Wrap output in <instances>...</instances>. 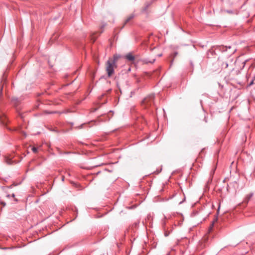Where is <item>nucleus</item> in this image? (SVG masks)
<instances>
[{
	"instance_id": "f257e3e1",
	"label": "nucleus",
	"mask_w": 255,
	"mask_h": 255,
	"mask_svg": "<svg viewBox=\"0 0 255 255\" xmlns=\"http://www.w3.org/2000/svg\"><path fill=\"white\" fill-rule=\"evenodd\" d=\"M248 61V60H241L238 58L234 61L233 58L229 57L225 61L222 62L221 66L222 69L230 67V75L235 76L241 73Z\"/></svg>"
},
{
	"instance_id": "f03ea898",
	"label": "nucleus",
	"mask_w": 255,
	"mask_h": 255,
	"mask_svg": "<svg viewBox=\"0 0 255 255\" xmlns=\"http://www.w3.org/2000/svg\"><path fill=\"white\" fill-rule=\"evenodd\" d=\"M119 58V56L117 55H114L113 58H109V59L106 62V71L108 74L109 77L112 76L114 73V69L117 67L116 62Z\"/></svg>"
},
{
	"instance_id": "7ed1b4c3",
	"label": "nucleus",
	"mask_w": 255,
	"mask_h": 255,
	"mask_svg": "<svg viewBox=\"0 0 255 255\" xmlns=\"http://www.w3.org/2000/svg\"><path fill=\"white\" fill-rule=\"evenodd\" d=\"M154 97V94H151L145 98L142 101V106H144L145 108L151 106L153 103Z\"/></svg>"
},
{
	"instance_id": "20e7f679",
	"label": "nucleus",
	"mask_w": 255,
	"mask_h": 255,
	"mask_svg": "<svg viewBox=\"0 0 255 255\" xmlns=\"http://www.w3.org/2000/svg\"><path fill=\"white\" fill-rule=\"evenodd\" d=\"M126 58L127 59L130 61H133L135 59L134 56L130 53H128L126 55Z\"/></svg>"
},
{
	"instance_id": "39448f33",
	"label": "nucleus",
	"mask_w": 255,
	"mask_h": 255,
	"mask_svg": "<svg viewBox=\"0 0 255 255\" xmlns=\"http://www.w3.org/2000/svg\"><path fill=\"white\" fill-rule=\"evenodd\" d=\"M253 193H251L248 195H247L244 200V202L245 203H248L249 201H250V200L251 199V198L253 197Z\"/></svg>"
},
{
	"instance_id": "423d86ee",
	"label": "nucleus",
	"mask_w": 255,
	"mask_h": 255,
	"mask_svg": "<svg viewBox=\"0 0 255 255\" xmlns=\"http://www.w3.org/2000/svg\"><path fill=\"white\" fill-rule=\"evenodd\" d=\"M134 17V15L133 14H131L126 19L125 21V24H127L130 20H131Z\"/></svg>"
},
{
	"instance_id": "0eeeda50",
	"label": "nucleus",
	"mask_w": 255,
	"mask_h": 255,
	"mask_svg": "<svg viewBox=\"0 0 255 255\" xmlns=\"http://www.w3.org/2000/svg\"><path fill=\"white\" fill-rule=\"evenodd\" d=\"M155 61V59H153L151 61H149L146 59H143L142 60V62L143 63H144V64H147V63H153L154 62V61Z\"/></svg>"
},
{
	"instance_id": "6e6552de",
	"label": "nucleus",
	"mask_w": 255,
	"mask_h": 255,
	"mask_svg": "<svg viewBox=\"0 0 255 255\" xmlns=\"http://www.w3.org/2000/svg\"><path fill=\"white\" fill-rule=\"evenodd\" d=\"M10 196L11 197L13 198V200L16 203L18 202V200L17 198L15 197V194L14 193H12L11 195H10Z\"/></svg>"
},
{
	"instance_id": "1a4fd4ad",
	"label": "nucleus",
	"mask_w": 255,
	"mask_h": 255,
	"mask_svg": "<svg viewBox=\"0 0 255 255\" xmlns=\"http://www.w3.org/2000/svg\"><path fill=\"white\" fill-rule=\"evenodd\" d=\"M215 170H216V168H213V169L211 171V172H210V176H211V178L213 177V175H214V173H215Z\"/></svg>"
},
{
	"instance_id": "9d476101",
	"label": "nucleus",
	"mask_w": 255,
	"mask_h": 255,
	"mask_svg": "<svg viewBox=\"0 0 255 255\" xmlns=\"http://www.w3.org/2000/svg\"><path fill=\"white\" fill-rule=\"evenodd\" d=\"M32 150L33 152L36 153L37 151V148L35 147H33L32 148Z\"/></svg>"
},
{
	"instance_id": "9b49d317",
	"label": "nucleus",
	"mask_w": 255,
	"mask_h": 255,
	"mask_svg": "<svg viewBox=\"0 0 255 255\" xmlns=\"http://www.w3.org/2000/svg\"><path fill=\"white\" fill-rule=\"evenodd\" d=\"M0 204L1 205H2L3 207H4L6 205V203L4 201H0Z\"/></svg>"
},
{
	"instance_id": "f8f14e48",
	"label": "nucleus",
	"mask_w": 255,
	"mask_h": 255,
	"mask_svg": "<svg viewBox=\"0 0 255 255\" xmlns=\"http://www.w3.org/2000/svg\"><path fill=\"white\" fill-rule=\"evenodd\" d=\"M169 234H170V232L165 231V233H164V236L165 237H167V236H169Z\"/></svg>"
},
{
	"instance_id": "ddd939ff",
	"label": "nucleus",
	"mask_w": 255,
	"mask_h": 255,
	"mask_svg": "<svg viewBox=\"0 0 255 255\" xmlns=\"http://www.w3.org/2000/svg\"><path fill=\"white\" fill-rule=\"evenodd\" d=\"M254 79H255V78H254V79H253V80L251 81V82L250 83V84H249V85H250V86H251V85H253V84Z\"/></svg>"
},
{
	"instance_id": "4468645a",
	"label": "nucleus",
	"mask_w": 255,
	"mask_h": 255,
	"mask_svg": "<svg viewBox=\"0 0 255 255\" xmlns=\"http://www.w3.org/2000/svg\"><path fill=\"white\" fill-rule=\"evenodd\" d=\"M6 197L8 198H9L11 197V196H10V194H7L6 195Z\"/></svg>"
},
{
	"instance_id": "2eb2a0df",
	"label": "nucleus",
	"mask_w": 255,
	"mask_h": 255,
	"mask_svg": "<svg viewBox=\"0 0 255 255\" xmlns=\"http://www.w3.org/2000/svg\"><path fill=\"white\" fill-rule=\"evenodd\" d=\"M2 88L1 87V90H0V96L2 94Z\"/></svg>"
},
{
	"instance_id": "dca6fc26",
	"label": "nucleus",
	"mask_w": 255,
	"mask_h": 255,
	"mask_svg": "<svg viewBox=\"0 0 255 255\" xmlns=\"http://www.w3.org/2000/svg\"><path fill=\"white\" fill-rule=\"evenodd\" d=\"M227 12L229 13H232V11H230V10H227Z\"/></svg>"
},
{
	"instance_id": "f3484780",
	"label": "nucleus",
	"mask_w": 255,
	"mask_h": 255,
	"mask_svg": "<svg viewBox=\"0 0 255 255\" xmlns=\"http://www.w3.org/2000/svg\"><path fill=\"white\" fill-rule=\"evenodd\" d=\"M12 186H13V185H11L8 186V188H12Z\"/></svg>"
},
{
	"instance_id": "a211bd4d",
	"label": "nucleus",
	"mask_w": 255,
	"mask_h": 255,
	"mask_svg": "<svg viewBox=\"0 0 255 255\" xmlns=\"http://www.w3.org/2000/svg\"><path fill=\"white\" fill-rule=\"evenodd\" d=\"M64 177L63 176H62V180L64 181Z\"/></svg>"
},
{
	"instance_id": "6ab92c4d",
	"label": "nucleus",
	"mask_w": 255,
	"mask_h": 255,
	"mask_svg": "<svg viewBox=\"0 0 255 255\" xmlns=\"http://www.w3.org/2000/svg\"><path fill=\"white\" fill-rule=\"evenodd\" d=\"M7 162L8 164H11V163L10 162V160L7 161Z\"/></svg>"
},
{
	"instance_id": "aec40b11",
	"label": "nucleus",
	"mask_w": 255,
	"mask_h": 255,
	"mask_svg": "<svg viewBox=\"0 0 255 255\" xmlns=\"http://www.w3.org/2000/svg\"><path fill=\"white\" fill-rule=\"evenodd\" d=\"M190 64H191V65L193 67V63H192V62H191V63H190Z\"/></svg>"
},
{
	"instance_id": "412c9836",
	"label": "nucleus",
	"mask_w": 255,
	"mask_h": 255,
	"mask_svg": "<svg viewBox=\"0 0 255 255\" xmlns=\"http://www.w3.org/2000/svg\"><path fill=\"white\" fill-rule=\"evenodd\" d=\"M161 55H162L161 54H159L158 56L160 57V56H161Z\"/></svg>"
}]
</instances>
